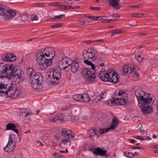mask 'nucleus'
Masks as SVG:
<instances>
[{"instance_id": "nucleus-1", "label": "nucleus", "mask_w": 158, "mask_h": 158, "mask_svg": "<svg viewBox=\"0 0 158 158\" xmlns=\"http://www.w3.org/2000/svg\"><path fill=\"white\" fill-rule=\"evenodd\" d=\"M16 77L18 82H22L23 80L24 72L19 66L13 64L0 63V92L5 94L9 97L17 98L19 95L20 92L16 88L4 84L3 78L10 79Z\"/></svg>"}, {"instance_id": "nucleus-2", "label": "nucleus", "mask_w": 158, "mask_h": 158, "mask_svg": "<svg viewBox=\"0 0 158 158\" xmlns=\"http://www.w3.org/2000/svg\"><path fill=\"white\" fill-rule=\"evenodd\" d=\"M49 48V47L46 48L43 52L39 51L36 52V60L41 70L46 69L49 66V59L46 58V56L48 57L49 56V51L47 52Z\"/></svg>"}, {"instance_id": "nucleus-3", "label": "nucleus", "mask_w": 158, "mask_h": 158, "mask_svg": "<svg viewBox=\"0 0 158 158\" xmlns=\"http://www.w3.org/2000/svg\"><path fill=\"white\" fill-rule=\"evenodd\" d=\"M116 96L118 97L114 100L110 101L108 102V104L110 106H112L113 105H117L118 106L123 105H125L128 101V97L126 93L122 90H120L116 94Z\"/></svg>"}, {"instance_id": "nucleus-4", "label": "nucleus", "mask_w": 158, "mask_h": 158, "mask_svg": "<svg viewBox=\"0 0 158 158\" xmlns=\"http://www.w3.org/2000/svg\"><path fill=\"white\" fill-rule=\"evenodd\" d=\"M123 72L125 75H129L135 78H138L139 74L136 71L135 66L128 64L123 67Z\"/></svg>"}, {"instance_id": "nucleus-5", "label": "nucleus", "mask_w": 158, "mask_h": 158, "mask_svg": "<svg viewBox=\"0 0 158 158\" xmlns=\"http://www.w3.org/2000/svg\"><path fill=\"white\" fill-rule=\"evenodd\" d=\"M51 75L52 76L50 79V84H57L61 77L60 72L57 70L50 69V76Z\"/></svg>"}, {"instance_id": "nucleus-6", "label": "nucleus", "mask_w": 158, "mask_h": 158, "mask_svg": "<svg viewBox=\"0 0 158 158\" xmlns=\"http://www.w3.org/2000/svg\"><path fill=\"white\" fill-rule=\"evenodd\" d=\"M150 95V94H149L147 98H144L143 97L138 99V105L139 107L142 108L145 106L151 105L153 103L154 101L153 100L152 98H149Z\"/></svg>"}, {"instance_id": "nucleus-7", "label": "nucleus", "mask_w": 158, "mask_h": 158, "mask_svg": "<svg viewBox=\"0 0 158 158\" xmlns=\"http://www.w3.org/2000/svg\"><path fill=\"white\" fill-rule=\"evenodd\" d=\"M84 59H89L91 60H96V56L95 55V51L92 48L84 50L83 52Z\"/></svg>"}, {"instance_id": "nucleus-8", "label": "nucleus", "mask_w": 158, "mask_h": 158, "mask_svg": "<svg viewBox=\"0 0 158 158\" xmlns=\"http://www.w3.org/2000/svg\"><path fill=\"white\" fill-rule=\"evenodd\" d=\"M83 75L86 76V81L88 82H94L95 78V76L93 72L89 70V69H83L82 71Z\"/></svg>"}, {"instance_id": "nucleus-9", "label": "nucleus", "mask_w": 158, "mask_h": 158, "mask_svg": "<svg viewBox=\"0 0 158 158\" xmlns=\"http://www.w3.org/2000/svg\"><path fill=\"white\" fill-rule=\"evenodd\" d=\"M16 15V12L15 10H0V15H4L3 19L6 21L12 19Z\"/></svg>"}, {"instance_id": "nucleus-10", "label": "nucleus", "mask_w": 158, "mask_h": 158, "mask_svg": "<svg viewBox=\"0 0 158 158\" xmlns=\"http://www.w3.org/2000/svg\"><path fill=\"white\" fill-rule=\"evenodd\" d=\"M70 60L68 57L63 58L59 63V66L61 69L66 70L68 67L70 65Z\"/></svg>"}, {"instance_id": "nucleus-11", "label": "nucleus", "mask_w": 158, "mask_h": 158, "mask_svg": "<svg viewBox=\"0 0 158 158\" xmlns=\"http://www.w3.org/2000/svg\"><path fill=\"white\" fill-rule=\"evenodd\" d=\"M110 72V71L109 70L106 72L104 69H102L98 74L101 80L104 81H108Z\"/></svg>"}, {"instance_id": "nucleus-12", "label": "nucleus", "mask_w": 158, "mask_h": 158, "mask_svg": "<svg viewBox=\"0 0 158 158\" xmlns=\"http://www.w3.org/2000/svg\"><path fill=\"white\" fill-rule=\"evenodd\" d=\"M87 134L90 139L93 140H96L98 137V131L95 128L89 129L87 130Z\"/></svg>"}, {"instance_id": "nucleus-13", "label": "nucleus", "mask_w": 158, "mask_h": 158, "mask_svg": "<svg viewBox=\"0 0 158 158\" xmlns=\"http://www.w3.org/2000/svg\"><path fill=\"white\" fill-rule=\"evenodd\" d=\"M62 135L64 137L69 139H72L75 136V134L71 130L66 128L62 129Z\"/></svg>"}, {"instance_id": "nucleus-14", "label": "nucleus", "mask_w": 158, "mask_h": 158, "mask_svg": "<svg viewBox=\"0 0 158 158\" xmlns=\"http://www.w3.org/2000/svg\"><path fill=\"white\" fill-rule=\"evenodd\" d=\"M17 57L13 54L7 53L4 54L2 56V59L5 61L12 62L15 61Z\"/></svg>"}, {"instance_id": "nucleus-15", "label": "nucleus", "mask_w": 158, "mask_h": 158, "mask_svg": "<svg viewBox=\"0 0 158 158\" xmlns=\"http://www.w3.org/2000/svg\"><path fill=\"white\" fill-rule=\"evenodd\" d=\"M109 81L114 83H117L119 82V76L116 73H114L113 72L110 71Z\"/></svg>"}, {"instance_id": "nucleus-16", "label": "nucleus", "mask_w": 158, "mask_h": 158, "mask_svg": "<svg viewBox=\"0 0 158 158\" xmlns=\"http://www.w3.org/2000/svg\"><path fill=\"white\" fill-rule=\"evenodd\" d=\"M93 153L96 155H99L102 156L107 157L109 154H107V151L106 150H102L100 148H98L94 149L93 150Z\"/></svg>"}, {"instance_id": "nucleus-17", "label": "nucleus", "mask_w": 158, "mask_h": 158, "mask_svg": "<svg viewBox=\"0 0 158 158\" xmlns=\"http://www.w3.org/2000/svg\"><path fill=\"white\" fill-rule=\"evenodd\" d=\"M64 116L63 114L60 113L54 118L50 119V121H52V122H56V123H60L64 120Z\"/></svg>"}, {"instance_id": "nucleus-18", "label": "nucleus", "mask_w": 158, "mask_h": 158, "mask_svg": "<svg viewBox=\"0 0 158 158\" xmlns=\"http://www.w3.org/2000/svg\"><path fill=\"white\" fill-rule=\"evenodd\" d=\"M6 130H10L15 132L19 135V131L17 126L12 123H8L6 125Z\"/></svg>"}, {"instance_id": "nucleus-19", "label": "nucleus", "mask_w": 158, "mask_h": 158, "mask_svg": "<svg viewBox=\"0 0 158 158\" xmlns=\"http://www.w3.org/2000/svg\"><path fill=\"white\" fill-rule=\"evenodd\" d=\"M50 66L51 64H55L56 63V59L54 58L55 56V51L53 48L50 47Z\"/></svg>"}, {"instance_id": "nucleus-20", "label": "nucleus", "mask_w": 158, "mask_h": 158, "mask_svg": "<svg viewBox=\"0 0 158 158\" xmlns=\"http://www.w3.org/2000/svg\"><path fill=\"white\" fill-rule=\"evenodd\" d=\"M110 4L115 9H119L121 7L119 4L120 1L119 0H108Z\"/></svg>"}, {"instance_id": "nucleus-21", "label": "nucleus", "mask_w": 158, "mask_h": 158, "mask_svg": "<svg viewBox=\"0 0 158 158\" xmlns=\"http://www.w3.org/2000/svg\"><path fill=\"white\" fill-rule=\"evenodd\" d=\"M32 88L34 89H40L42 88L41 82L38 81H31V82Z\"/></svg>"}, {"instance_id": "nucleus-22", "label": "nucleus", "mask_w": 158, "mask_h": 158, "mask_svg": "<svg viewBox=\"0 0 158 158\" xmlns=\"http://www.w3.org/2000/svg\"><path fill=\"white\" fill-rule=\"evenodd\" d=\"M142 111L144 114L151 113L153 112V108L150 106H147L141 108Z\"/></svg>"}, {"instance_id": "nucleus-23", "label": "nucleus", "mask_w": 158, "mask_h": 158, "mask_svg": "<svg viewBox=\"0 0 158 158\" xmlns=\"http://www.w3.org/2000/svg\"><path fill=\"white\" fill-rule=\"evenodd\" d=\"M81 102L87 103L89 102L90 98L88 94L87 93H83L81 94Z\"/></svg>"}, {"instance_id": "nucleus-24", "label": "nucleus", "mask_w": 158, "mask_h": 158, "mask_svg": "<svg viewBox=\"0 0 158 158\" xmlns=\"http://www.w3.org/2000/svg\"><path fill=\"white\" fill-rule=\"evenodd\" d=\"M59 6L60 9H70L69 6H63L61 5H60L59 2H52L50 3V6Z\"/></svg>"}, {"instance_id": "nucleus-25", "label": "nucleus", "mask_w": 158, "mask_h": 158, "mask_svg": "<svg viewBox=\"0 0 158 158\" xmlns=\"http://www.w3.org/2000/svg\"><path fill=\"white\" fill-rule=\"evenodd\" d=\"M71 65V71L73 73H75L77 71L79 66V64L78 63L73 62L72 63Z\"/></svg>"}, {"instance_id": "nucleus-26", "label": "nucleus", "mask_w": 158, "mask_h": 158, "mask_svg": "<svg viewBox=\"0 0 158 158\" xmlns=\"http://www.w3.org/2000/svg\"><path fill=\"white\" fill-rule=\"evenodd\" d=\"M118 125V122L117 119L115 118H114L112 119L111 123V126L108 128L110 130L114 129L116 128V127Z\"/></svg>"}, {"instance_id": "nucleus-27", "label": "nucleus", "mask_w": 158, "mask_h": 158, "mask_svg": "<svg viewBox=\"0 0 158 158\" xmlns=\"http://www.w3.org/2000/svg\"><path fill=\"white\" fill-rule=\"evenodd\" d=\"M42 80V77L41 74L40 73H35L33 77V80L32 81H38L41 82Z\"/></svg>"}, {"instance_id": "nucleus-28", "label": "nucleus", "mask_w": 158, "mask_h": 158, "mask_svg": "<svg viewBox=\"0 0 158 158\" xmlns=\"http://www.w3.org/2000/svg\"><path fill=\"white\" fill-rule=\"evenodd\" d=\"M15 144L13 145H12L9 144V143H7L6 146L3 149L5 152H11L15 148Z\"/></svg>"}, {"instance_id": "nucleus-29", "label": "nucleus", "mask_w": 158, "mask_h": 158, "mask_svg": "<svg viewBox=\"0 0 158 158\" xmlns=\"http://www.w3.org/2000/svg\"><path fill=\"white\" fill-rule=\"evenodd\" d=\"M135 94L138 100L142 97H143V95H145L146 96L144 92L140 89L136 90L135 91Z\"/></svg>"}, {"instance_id": "nucleus-30", "label": "nucleus", "mask_w": 158, "mask_h": 158, "mask_svg": "<svg viewBox=\"0 0 158 158\" xmlns=\"http://www.w3.org/2000/svg\"><path fill=\"white\" fill-rule=\"evenodd\" d=\"M94 61L99 64V65L101 67H103L105 65L104 62L105 61V60L102 56H100L98 58L96 57V60Z\"/></svg>"}, {"instance_id": "nucleus-31", "label": "nucleus", "mask_w": 158, "mask_h": 158, "mask_svg": "<svg viewBox=\"0 0 158 158\" xmlns=\"http://www.w3.org/2000/svg\"><path fill=\"white\" fill-rule=\"evenodd\" d=\"M65 16L64 14L55 16L53 18H50V21H58Z\"/></svg>"}, {"instance_id": "nucleus-32", "label": "nucleus", "mask_w": 158, "mask_h": 158, "mask_svg": "<svg viewBox=\"0 0 158 158\" xmlns=\"http://www.w3.org/2000/svg\"><path fill=\"white\" fill-rule=\"evenodd\" d=\"M15 138V135L11 136V135L10 134L9 136V139L7 143H9V144L12 145H13L14 144H15V142L14 141Z\"/></svg>"}, {"instance_id": "nucleus-33", "label": "nucleus", "mask_w": 158, "mask_h": 158, "mask_svg": "<svg viewBox=\"0 0 158 158\" xmlns=\"http://www.w3.org/2000/svg\"><path fill=\"white\" fill-rule=\"evenodd\" d=\"M85 16L87 17L90 19L92 20H100L102 19V18L104 16H91L89 14H86Z\"/></svg>"}, {"instance_id": "nucleus-34", "label": "nucleus", "mask_w": 158, "mask_h": 158, "mask_svg": "<svg viewBox=\"0 0 158 158\" xmlns=\"http://www.w3.org/2000/svg\"><path fill=\"white\" fill-rule=\"evenodd\" d=\"M39 18L35 14H34L30 16V19L32 21H34L35 23H38Z\"/></svg>"}, {"instance_id": "nucleus-35", "label": "nucleus", "mask_w": 158, "mask_h": 158, "mask_svg": "<svg viewBox=\"0 0 158 158\" xmlns=\"http://www.w3.org/2000/svg\"><path fill=\"white\" fill-rule=\"evenodd\" d=\"M88 59H85L83 62L84 63L87 65H90L91 66L92 69L93 70H94L95 69L94 64L92 63L90 61L88 60Z\"/></svg>"}, {"instance_id": "nucleus-36", "label": "nucleus", "mask_w": 158, "mask_h": 158, "mask_svg": "<svg viewBox=\"0 0 158 158\" xmlns=\"http://www.w3.org/2000/svg\"><path fill=\"white\" fill-rule=\"evenodd\" d=\"M81 94H75L73 96V98L74 100L81 102Z\"/></svg>"}, {"instance_id": "nucleus-37", "label": "nucleus", "mask_w": 158, "mask_h": 158, "mask_svg": "<svg viewBox=\"0 0 158 158\" xmlns=\"http://www.w3.org/2000/svg\"><path fill=\"white\" fill-rule=\"evenodd\" d=\"M124 155L127 157L132 158L134 156L133 153L128 152H126L124 153Z\"/></svg>"}, {"instance_id": "nucleus-38", "label": "nucleus", "mask_w": 158, "mask_h": 158, "mask_svg": "<svg viewBox=\"0 0 158 158\" xmlns=\"http://www.w3.org/2000/svg\"><path fill=\"white\" fill-rule=\"evenodd\" d=\"M144 15L143 14L132 13L131 14V16L134 18H141Z\"/></svg>"}, {"instance_id": "nucleus-39", "label": "nucleus", "mask_w": 158, "mask_h": 158, "mask_svg": "<svg viewBox=\"0 0 158 158\" xmlns=\"http://www.w3.org/2000/svg\"><path fill=\"white\" fill-rule=\"evenodd\" d=\"M121 31L118 29L114 30L112 31L111 36H114L115 35L121 33Z\"/></svg>"}, {"instance_id": "nucleus-40", "label": "nucleus", "mask_w": 158, "mask_h": 158, "mask_svg": "<svg viewBox=\"0 0 158 158\" xmlns=\"http://www.w3.org/2000/svg\"><path fill=\"white\" fill-rule=\"evenodd\" d=\"M107 95V92L105 91H102L99 94V96L102 99H103L106 98Z\"/></svg>"}, {"instance_id": "nucleus-41", "label": "nucleus", "mask_w": 158, "mask_h": 158, "mask_svg": "<svg viewBox=\"0 0 158 158\" xmlns=\"http://www.w3.org/2000/svg\"><path fill=\"white\" fill-rule=\"evenodd\" d=\"M52 156L56 158H64V156L60 153L55 152L52 154Z\"/></svg>"}, {"instance_id": "nucleus-42", "label": "nucleus", "mask_w": 158, "mask_h": 158, "mask_svg": "<svg viewBox=\"0 0 158 158\" xmlns=\"http://www.w3.org/2000/svg\"><path fill=\"white\" fill-rule=\"evenodd\" d=\"M129 7L130 9H138L142 8V6L141 5H135L130 6H129Z\"/></svg>"}, {"instance_id": "nucleus-43", "label": "nucleus", "mask_w": 158, "mask_h": 158, "mask_svg": "<svg viewBox=\"0 0 158 158\" xmlns=\"http://www.w3.org/2000/svg\"><path fill=\"white\" fill-rule=\"evenodd\" d=\"M109 130H110L108 128H106L104 129H99V132L100 134H103L107 132Z\"/></svg>"}, {"instance_id": "nucleus-44", "label": "nucleus", "mask_w": 158, "mask_h": 158, "mask_svg": "<svg viewBox=\"0 0 158 158\" xmlns=\"http://www.w3.org/2000/svg\"><path fill=\"white\" fill-rule=\"evenodd\" d=\"M34 72V70L32 68L29 67L27 70V73L28 75L31 76Z\"/></svg>"}, {"instance_id": "nucleus-45", "label": "nucleus", "mask_w": 158, "mask_h": 158, "mask_svg": "<svg viewBox=\"0 0 158 158\" xmlns=\"http://www.w3.org/2000/svg\"><path fill=\"white\" fill-rule=\"evenodd\" d=\"M0 10H13V9H9V7L7 6L2 5L0 4Z\"/></svg>"}, {"instance_id": "nucleus-46", "label": "nucleus", "mask_w": 158, "mask_h": 158, "mask_svg": "<svg viewBox=\"0 0 158 158\" xmlns=\"http://www.w3.org/2000/svg\"><path fill=\"white\" fill-rule=\"evenodd\" d=\"M21 19L23 21H27L28 20V17L27 15H23L21 16Z\"/></svg>"}, {"instance_id": "nucleus-47", "label": "nucleus", "mask_w": 158, "mask_h": 158, "mask_svg": "<svg viewBox=\"0 0 158 158\" xmlns=\"http://www.w3.org/2000/svg\"><path fill=\"white\" fill-rule=\"evenodd\" d=\"M70 9H83L82 6H69Z\"/></svg>"}, {"instance_id": "nucleus-48", "label": "nucleus", "mask_w": 158, "mask_h": 158, "mask_svg": "<svg viewBox=\"0 0 158 158\" xmlns=\"http://www.w3.org/2000/svg\"><path fill=\"white\" fill-rule=\"evenodd\" d=\"M135 59L138 61H141L142 60V58L138 54H135Z\"/></svg>"}, {"instance_id": "nucleus-49", "label": "nucleus", "mask_w": 158, "mask_h": 158, "mask_svg": "<svg viewBox=\"0 0 158 158\" xmlns=\"http://www.w3.org/2000/svg\"><path fill=\"white\" fill-rule=\"evenodd\" d=\"M102 99L99 96H98L96 97L93 100V102L96 103L98 102V101Z\"/></svg>"}, {"instance_id": "nucleus-50", "label": "nucleus", "mask_w": 158, "mask_h": 158, "mask_svg": "<svg viewBox=\"0 0 158 158\" xmlns=\"http://www.w3.org/2000/svg\"><path fill=\"white\" fill-rule=\"evenodd\" d=\"M61 26V24L60 23H58L57 24H55L54 25L51 26V27L52 28H57L60 27Z\"/></svg>"}, {"instance_id": "nucleus-51", "label": "nucleus", "mask_w": 158, "mask_h": 158, "mask_svg": "<svg viewBox=\"0 0 158 158\" xmlns=\"http://www.w3.org/2000/svg\"><path fill=\"white\" fill-rule=\"evenodd\" d=\"M134 138L137 139H141L143 140H145V139L141 137V136L139 135H136L134 137Z\"/></svg>"}, {"instance_id": "nucleus-52", "label": "nucleus", "mask_w": 158, "mask_h": 158, "mask_svg": "<svg viewBox=\"0 0 158 158\" xmlns=\"http://www.w3.org/2000/svg\"><path fill=\"white\" fill-rule=\"evenodd\" d=\"M70 142V141L69 139H63L62 140V142L64 144H66L67 143H69Z\"/></svg>"}, {"instance_id": "nucleus-53", "label": "nucleus", "mask_w": 158, "mask_h": 158, "mask_svg": "<svg viewBox=\"0 0 158 158\" xmlns=\"http://www.w3.org/2000/svg\"><path fill=\"white\" fill-rule=\"evenodd\" d=\"M22 116H23L24 115V116L25 117H27L28 115H30L29 112H27V113H26L25 111H23V112L22 113Z\"/></svg>"}, {"instance_id": "nucleus-54", "label": "nucleus", "mask_w": 158, "mask_h": 158, "mask_svg": "<svg viewBox=\"0 0 158 158\" xmlns=\"http://www.w3.org/2000/svg\"><path fill=\"white\" fill-rule=\"evenodd\" d=\"M44 5V3H37L35 6L37 7H42Z\"/></svg>"}, {"instance_id": "nucleus-55", "label": "nucleus", "mask_w": 158, "mask_h": 158, "mask_svg": "<svg viewBox=\"0 0 158 158\" xmlns=\"http://www.w3.org/2000/svg\"><path fill=\"white\" fill-rule=\"evenodd\" d=\"M92 42H94L93 41H92L91 40H87L84 41L83 43H85L87 44H89Z\"/></svg>"}, {"instance_id": "nucleus-56", "label": "nucleus", "mask_w": 158, "mask_h": 158, "mask_svg": "<svg viewBox=\"0 0 158 158\" xmlns=\"http://www.w3.org/2000/svg\"><path fill=\"white\" fill-rule=\"evenodd\" d=\"M112 16L114 18L119 17L120 16V15L118 14H114L112 15Z\"/></svg>"}, {"instance_id": "nucleus-57", "label": "nucleus", "mask_w": 158, "mask_h": 158, "mask_svg": "<svg viewBox=\"0 0 158 158\" xmlns=\"http://www.w3.org/2000/svg\"><path fill=\"white\" fill-rule=\"evenodd\" d=\"M131 149H143L142 148L140 147H137V146H133L132 147L130 148Z\"/></svg>"}, {"instance_id": "nucleus-58", "label": "nucleus", "mask_w": 158, "mask_h": 158, "mask_svg": "<svg viewBox=\"0 0 158 158\" xmlns=\"http://www.w3.org/2000/svg\"><path fill=\"white\" fill-rule=\"evenodd\" d=\"M90 9L92 10H99L100 8L99 7H91Z\"/></svg>"}, {"instance_id": "nucleus-59", "label": "nucleus", "mask_w": 158, "mask_h": 158, "mask_svg": "<svg viewBox=\"0 0 158 158\" xmlns=\"http://www.w3.org/2000/svg\"><path fill=\"white\" fill-rule=\"evenodd\" d=\"M104 40H94L93 41L94 42H104Z\"/></svg>"}, {"instance_id": "nucleus-60", "label": "nucleus", "mask_w": 158, "mask_h": 158, "mask_svg": "<svg viewBox=\"0 0 158 158\" xmlns=\"http://www.w3.org/2000/svg\"><path fill=\"white\" fill-rule=\"evenodd\" d=\"M65 2L66 3L71 4L72 3V1L71 0H66Z\"/></svg>"}, {"instance_id": "nucleus-61", "label": "nucleus", "mask_w": 158, "mask_h": 158, "mask_svg": "<svg viewBox=\"0 0 158 158\" xmlns=\"http://www.w3.org/2000/svg\"><path fill=\"white\" fill-rule=\"evenodd\" d=\"M78 23L81 25H83L85 24V22L84 21H79L78 22Z\"/></svg>"}, {"instance_id": "nucleus-62", "label": "nucleus", "mask_w": 158, "mask_h": 158, "mask_svg": "<svg viewBox=\"0 0 158 158\" xmlns=\"http://www.w3.org/2000/svg\"><path fill=\"white\" fill-rule=\"evenodd\" d=\"M109 20H107V19H105L103 21H102V23H109L110 22L109 21Z\"/></svg>"}, {"instance_id": "nucleus-63", "label": "nucleus", "mask_w": 158, "mask_h": 158, "mask_svg": "<svg viewBox=\"0 0 158 158\" xmlns=\"http://www.w3.org/2000/svg\"><path fill=\"white\" fill-rule=\"evenodd\" d=\"M109 20H110L109 21H110V22H109V23H114L116 21L114 19H109Z\"/></svg>"}, {"instance_id": "nucleus-64", "label": "nucleus", "mask_w": 158, "mask_h": 158, "mask_svg": "<svg viewBox=\"0 0 158 158\" xmlns=\"http://www.w3.org/2000/svg\"><path fill=\"white\" fill-rule=\"evenodd\" d=\"M145 139L147 140H150L151 139V138L149 136H147L146 137V139Z\"/></svg>"}]
</instances>
